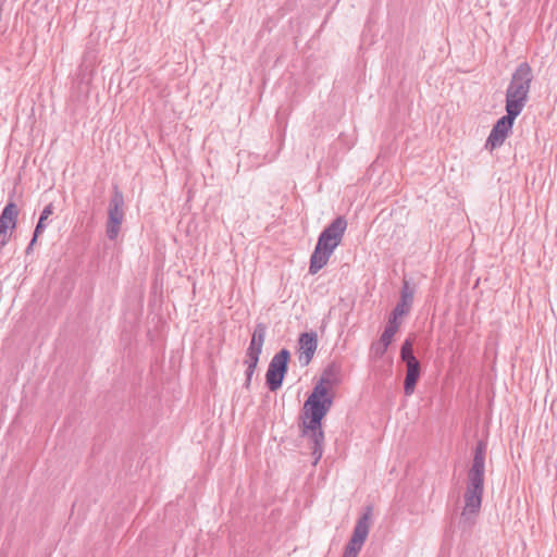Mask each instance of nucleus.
I'll return each mask as SVG.
<instances>
[{"instance_id": "17", "label": "nucleus", "mask_w": 557, "mask_h": 557, "mask_svg": "<svg viewBox=\"0 0 557 557\" xmlns=\"http://www.w3.org/2000/svg\"><path fill=\"white\" fill-rule=\"evenodd\" d=\"M414 338L412 336L407 337L400 347V359L404 362L417 360L413 354Z\"/></svg>"}, {"instance_id": "8", "label": "nucleus", "mask_w": 557, "mask_h": 557, "mask_svg": "<svg viewBox=\"0 0 557 557\" xmlns=\"http://www.w3.org/2000/svg\"><path fill=\"white\" fill-rule=\"evenodd\" d=\"M518 115H520V112H517L516 110L513 111L512 109H506V115L496 121L486 139L485 147L487 149L492 151L504 144Z\"/></svg>"}, {"instance_id": "4", "label": "nucleus", "mask_w": 557, "mask_h": 557, "mask_svg": "<svg viewBox=\"0 0 557 557\" xmlns=\"http://www.w3.org/2000/svg\"><path fill=\"white\" fill-rule=\"evenodd\" d=\"M468 482L465 492V507L461 512V521L471 525L473 517L478 515L482 505L484 492V473L468 472Z\"/></svg>"}, {"instance_id": "18", "label": "nucleus", "mask_w": 557, "mask_h": 557, "mask_svg": "<svg viewBox=\"0 0 557 557\" xmlns=\"http://www.w3.org/2000/svg\"><path fill=\"white\" fill-rule=\"evenodd\" d=\"M260 354H253L251 351H246V359L244 360V363L249 368L257 369L258 362H259Z\"/></svg>"}, {"instance_id": "15", "label": "nucleus", "mask_w": 557, "mask_h": 557, "mask_svg": "<svg viewBox=\"0 0 557 557\" xmlns=\"http://www.w3.org/2000/svg\"><path fill=\"white\" fill-rule=\"evenodd\" d=\"M399 327V323L397 320H394L392 318H388L387 324L380 337V341L384 343V345H391L394 335L397 333Z\"/></svg>"}, {"instance_id": "13", "label": "nucleus", "mask_w": 557, "mask_h": 557, "mask_svg": "<svg viewBox=\"0 0 557 557\" xmlns=\"http://www.w3.org/2000/svg\"><path fill=\"white\" fill-rule=\"evenodd\" d=\"M17 206L13 201L8 202L0 214V226L14 231L17 223Z\"/></svg>"}, {"instance_id": "6", "label": "nucleus", "mask_w": 557, "mask_h": 557, "mask_svg": "<svg viewBox=\"0 0 557 557\" xmlns=\"http://www.w3.org/2000/svg\"><path fill=\"white\" fill-rule=\"evenodd\" d=\"M289 359L290 352L286 348L281 349L271 359L265 373V384L271 392H275L282 386L288 371Z\"/></svg>"}, {"instance_id": "1", "label": "nucleus", "mask_w": 557, "mask_h": 557, "mask_svg": "<svg viewBox=\"0 0 557 557\" xmlns=\"http://www.w3.org/2000/svg\"><path fill=\"white\" fill-rule=\"evenodd\" d=\"M341 367L332 362L323 371L319 383L313 387L311 394L304 404L300 419L301 436L312 443L313 465H317L323 455L324 432L322 420L333 405V398L327 394V386L338 382Z\"/></svg>"}, {"instance_id": "19", "label": "nucleus", "mask_w": 557, "mask_h": 557, "mask_svg": "<svg viewBox=\"0 0 557 557\" xmlns=\"http://www.w3.org/2000/svg\"><path fill=\"white\" fill-rule=\"evenodd\" d=\"M12 232L13 231L0 226V252L2 251L3 247L9 243L12 236Z\"/></svg>"}, {"instance_id": "10", "label": "nucleus", "mask_w": 557, "mask_h": 557, "mask_svg": "<svg viewBox=\"0 0 557 557\" xmlns=\"http://www.w3.org/2000/svg\"><path fill=\"white\" fill-rule=\"evenodd\" d=\"M413 295L414 289L410 287L407 280H404L400 290V299L393 309L389 318L397 320L398 318L408 314L413 304Z\"/></svg>"}, {"instance_id": "3", "label": "nucleus", "mask_w": 557, "mask_h": 557, "mask_svg": "<svg viewBox=\"0 0 557 557\" xmlns=\"http://www.w3.org/2000/svg\"><path fill=\"white\" fill-rule=\"evenodd\" d=\"M533 78V71L528 62H522L516 67L506 89L505 109L522 112L529 100Z\"/></svg>"}, {"instance_id": "9", "label": "nucleus", "mask_w": 557, "mask_h": 557, "mask_svg": "<svg viewBox=\"0 0 557 557\" xmlns=\"http://www.w3.org/2000/svg\"><path fill=\"white\" fill-rule=\"evenodd\" d=\"M299 362L301 366H308L312 360L314 352L318 348V335L315 332H305L299 335Z\"/></svg>"}, {"instance_id": "14", "label": "nucleus", "mask_w": 557, "mask_h": 557, "mask_svg": "<svg viewBox=\"0 0 557 557\" xmlns=\"http://www.w3.org/2000/svg\"><path fill=\"white\" fill-rule=\"evenodd\" d=\"M267 326L263 323H258L255 326L250 344L247 348V351H251L253 354L262 352L263 344L265 341Z\"/></svg>"}, {"instance_id": "7", "label": "nucleus", "mask_w": 557, "mask_h": 557, "mask_svg": "<svg viewBox=\"0 0 557 557\" xmlns=\"http://www.w3.org/2000/svg\"><path fill=\"white\" fill-rule=\"evenodd\" d=\"M124 197L117 186H114L113 194L109 202L108 221H107V236L109 239L114 240L119 236L121 224L124 220Z\"/></svg>"}, {"instance_id": "5", "label": "nucleus", "mask_w": 557, "mask_h": 557, "mask_svg": "<svg viewBox=\"0 0 557 557\" xmlns=\"http://www.w3.org/2000/svg\"><path fill=\"white\" fill-rule=\"evenodd\" d=\"M373 509L371 506H367L363 509L362 515L358 518L354 528L351 537L345 546L342 557H357L361 550L371 528Z\"/></svg>"}, {"instance_id": "12", "label": "nucleus", "mask_w": 557, "mask_h": 557, "mask_svg": "<svg viewBox=\"0 0 557 557\" xmlns=\"http://www.w3.org/2000/svg\"><path fill=\"white\" fill-rule=\"evenodd\" d=\"M487 444L484 441H479L475 445L473 451V459L471 462V467L468 472L475 473H485V455H486Z\"/></svg>"}, {"instance_id": "2", "label": "nucleus", "mask_w": 557, "mask_h": 557, "mask_svg": "<svg viewBox=\"0 0 557 557\" xmlns=\"http://www.w3.org/2000/svg\"><path fill=\"white\" fill-rule=\"evenodd\" d=\"M346 228L347 220L339 215L321 232L310 257V274H317L327 263L336 247L342 243Z\"/></svg>"}, {"instance_id": "21", "label": "nucleus", "mask_w": 557, "mask_h": 557, "mask_svg": "<svg viewBox=\"0 0 557 557\" xmlns=\"http://www.w3.org/2000/svg\"><path fill=\"white\" fill-rule=\"evenodd\" d=\"M255 371H256L255 368L247 367L246 372H245V374H246L245 387L246 388H249Z\"/></svg>"}, {"instance_id": "22", "label": "nucleus", "mask_w": 557, "mask_h": 557, "mask_svg": "<svg viewBox=\"0 0 557 557\" xmlns=\"http://www.w3.org/2000/svg\"><path fill=\"white\" fill-rule=\"evenodd\" d=\"M37 239H35V233L33 234V238L30 240V243L28 244L27 248H26V255H29L33 250V247L34 245L36 244Z\"/></svg>"}, {"instance_id": "11", "label": "nucleus", "mask_w": 557, "mask_h": 557, "mask_svg": "<svg viewBox=\"0 0 557 557\" xmlns=\"http://www.w3.org/2000/svg\"><path fill=\"white\" fill-rule=\"evenodd\" d=\"M406 363V376L404 381L405 395L410 396L413 394L417 382L421 375V366L419 360H411Z\"/></svg>"}, {"instance_id": "20", "label": "nucleus", "mask_w": 557, "mask_h": 557, "mask_svg": "<svg viewBox=\"0 0 557 557\" xmlns=\"http://www.w3.org/2000/svg\"><path fill=\"white\" fill-rule=\"evenodd\" d=\"M387 348H388V345H384V343H382L380 339L376 344L372 345V350H373L375 357H379V358L384 356Z\"/></svg>"}, {"instance_id": "16", "label": "nucleus", "mask_w": 557, "mask_h": 557, "mask_svg": "<svg viewBox=\"0 0 557 557\" xmlns=\"http://www.w3.org/2000/svg\"><path fill=\"white\" fill-rule=\"evenodd\" d=\"M53 205L48 203L40 213L38 223L35 227V239H37L46 228L47 219L53 213Z\"/></svg>"}]
</instances>
